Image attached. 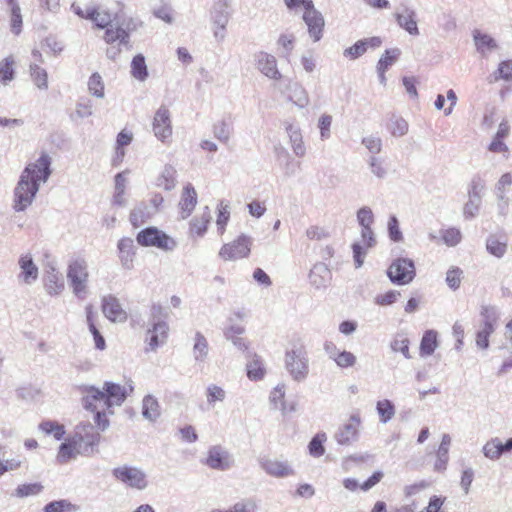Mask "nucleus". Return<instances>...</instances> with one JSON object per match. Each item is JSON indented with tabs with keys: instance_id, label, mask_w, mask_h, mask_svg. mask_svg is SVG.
Segmentation results:
<instances>
[{
	"instance_id": "6e6552de",
	"label": "nucleus",
	"mask_w": 512,
	"mask_h": 512,
	"mask_svg": "<svg viewBox=\"0 0 512 512\" xmlns=\"http://www.w3.org/2000/svg\"><path fill=\"white\" fill-rule=\"evenodd\" d=\"M113 477L130 488L144 490L148 486L145 472L134 466L123 465L113 469Z\"/></svg>"
},
{
	"instance_id": "8fccbe9b",
	"label": "nucleus",
	"mask_w": 512,
	"mask_h": 512,
	"mask_svg": "<svg viewBox=\"0 0 512 512\" xmlns=\"http://www.w3.org/2000/svg\"><path fill=\"white\" fill-rule=\"evenodd\" d=\"M14 60L11 56L0 61V83L7 85L14 79Z\"/></svg>"
},
{
	"instance_id": "69168bd1",
	"label": "nucleus",
	"mask_w": 512,
	"mask_h": 512,
	"mask_svg": "<svg viewBox=\"0 0 512 512\" xmlns=\"http://www.w3.org/2000/svg\"><path fill=\"white\" fill-rule=\"evenodd\" d=\"M257 504L253 499H243L236 502L230 509V512H256Z\"/></svg>"
},
{
	"instance_id": "0e129e2a",
	"label": "nucleus",
	"mask_w": 512,
	"mask_h": 512,
	"mask_svg": "<svg viewBox=\"0 0 512 512\" xmlns=\"http://www.w3.org/2000/svg\"><path fill=\"white\" fill-rule=\"evenodd\" d=\"M366 47L364 41L358 40L355 44L352 46L346 48L343 52L345 57H349L352 60H355L362 56L366 52Z\"/></svg>"
},
{
	"instance_id": "09e8293b",
	"label": "nucleus",
	"mask_w": 512,
	"mask_h": 512,
	"mask_svg": "<svg viewBox=\"0 0 512 512\" xmlns=\"http://www.w3.org/2000/svg\"><path fill=\"white\" fill-rule=\"evenodd\" d=\"M88 90L89 93L96 98L102 99L104 97V82L101 75L98 72L93 73L89 77Z\"/></svg>"
},
{
	"instance_id": "dca6fc26",
	"label": "nucleus",
	"mask_w": 512,
	"mask_h": 512,
	"mask_svg": "<svg viewBox=\"0 0 512 512\" xmlns=\"http://www.w3.org/2000/svg\"><path fill=\"white\" fill-rule=\"evenodd\" d=\"M256 68L267 78L280 80L282 74L278 69L277 59L274 55L260 51L254 55Z\"/></svg>"
},
{
	"instance_id": "2eb2a0df",
	"label": "nucleus",
	"mask_w": 512,
	"mask_h": 512,
	"mask_svg": "<svg viewBox=\"0 0 512 512\" xmlns=\"http://www.w3.org/2000/svg\"><path fill=\"white\" fill-rule=\"evenodd\" d=\"M361 426V418L359 414H353L348 421L339 427L335 433V440L340 445H349L357 441L359 437V429Z\"/></svg>"
},
{
	"instance_id": "603ef678",
	"label": "nucleus",
	"mask_w": 512,
	"mask_h": 512,
	"mask_svg": "<svg viewBox=\"0 0 512 512\" xmlns=\"http://www.w3.org/2000/svg\"><path fill=\"white\" fill-rule=\"evenodd\" d=\"M39 429L48 435L52 434L56 440H61L65 435L64 426L54 421L41 422Z\"/></svg>"
},
{
	"instance_id": "e2e57ef3",
	"label": "nucleus",
	"mask_w": 512,
	"mask_h": 512,
	"mask_svg": "<svg viewBox=\"0 0 512 512\" xmlns=\"http://www.w3.org/2000/svg\"><path fill=\"white\" fill-rule=\"evenodd\" d=\"M357 221L362 228L371 227L374 222V214L371 208L364 206L357 211Z\"/></svg>"
},
{
	"instance_id": "e433bc0d",
	"label": "nucleus",
	"mask_w": 512,
	"mask_h": 512,
	"mask_svg": "<svg viewBox=\"0 0 512 512\" xmlns=\"http://www.w3.org/2000/svg\"><path fill=\"white\" fill-rule=\"evenodd\" d=\"M451 444V437L448 434L442 436L440 446L437 451V460L434 464L436 471H444L448 462L449 447Z\"/></svg>"
},
{
	"instance_id": "ea45409f",
	"label": "nucleus",
	"mask_w": 512,
	"mask_h": 512,
	"mask_svg": "<svg viewBox=\"0 0 512 512\" xmlns=\"http://www.w3.org/2000/svg\"><path fill=\"white\" fill-rule=\"evenodd\" d=\"M131 75L139 81H145L148 76V69L143 54H137L131 61Z\"/></svg>"
},
{
	"instance_id": "f03ea898",
	"label": "nucleus",
	"mask_w": 512,
	"mask_h": 512,
	"mask_svg": "<svg viewBox=\"0 0 512 512\" xmlns=\"http://www.w3.org/2000/svg\"><path fill=\"white\" fill-rule=\"evenodd\" d=\"M86 19L92 20L97 27L106 28L104 40L107 43L119 42L127 48H131L130 33L142 27L143 22L137 18L128 17L114 19L111 14L99 8L89 7L86 9Z\"/></svg>"
},
{
	"instance_id": "a18cd8bd",
	"label": "nucleus",
	"mask_w": 512,
	"mask_h": 512,
	"mask_svg": "<svg viewBox=\"0 0 512 512\" xmlns=\"http://www.w3.org/2000/svg\"><path fill=\"white\" fill-rule=\"evenodd\" d=\"M30 76L34 84L42 90L48 88V75L45 69L41 68L39 64H30Z\"/></svg>"
},
{
	"instance_id": "423d86ee",
	"label": "nucleus",
	"mask_w": 512,
	"mask_h": 512,
	"mask_svg": "<svg viewBox=\"0 0 512 512\" xmlns=\"http://www.w3.org/2000/svg\"><path fill=\"white\" fill-rule=\"evenodd\" d=\"M137 243L143 247H156L164 251H172L177 247L175 239L156 227L141 230L136 237Z\"/></svg>"
},
{
	"instance_id": "7c9ffc66",
	"label": "nucleus",
	"mask_w": 512,
	"mask_h": 512,
	"mask_svg": "<svg viewBox=\"0 0 512 512\" xmlns=\"http://www.w3.org/2000/svg\"><path fill=\"white\" fill-rule=\"evenodd\" d=\"M245 318V313L243 311H234L232 315L228 318L227 326L223 330L224 337L226 339H232V337L242 335L245 332L244 326L240 325L238 322H241Z\"/></svg>"
},
{
	"instance_id": "3c124183",
	"label": "nucleus",
	"mask_w": 512,
	"mask_h": 512,
	"mask_svg": "<svg viewBox=\"0 0 512 512\" xmlns=\"http://www.w3.org/2000/svg\"><path fill=\"white\" fill-rule=\"evenodd\" d=\"M176 170L172 166H165L160 177L158 178V186L165 190H172L176 185Z\"/></svg>"
},
{
	"instance_id": "338daca9",
	"label": "nucleus",
	"mask_w": 512,
	"mask_h": 512,
	"mask_svg": "<svg viewBox=\"0 0 512 512\" xmlns=\"http://www.w3.org/2000/svg\"><path fill=\"white\" fill-rule=\"evenodd\" d=\"M390 131L393 136L401 137L408 132V123L403 118H394L391 120Z\"/></svg>"
},
{
	"instance_id": "37998d69",
	"label": "nucleus",
	"mask_w": 512,
	"mask_h": 512,
	"mask_svg": "<svg viewBox=\"0 0 512 512\" xmlns=\"http://www.w3.org/2000/svg\"><path fill=\"white\" fill-rule=\"evenodd\" d=\"M482 452L486 458L496 461L504 454L502 442L499 438H492L483 446Z\"/></svg>"
},
{
	"instance_id": "4d7b16f0",
	"label": "nucleus",
	"mask_w": 512,
	"mask_h": 512,
	"mask_svg": "<svg viewBox=\"0 0 512 512\" xmlns=\"http://www.w3.org/2000/svg\"><path fill=\"white\" fill-rule=\"evenodd\" d=\"M284 397V386H277L271 391L269 399L273 409L283 410L285 408Z\"/></svg>"
},
{
	"instance_id": "4c0bfd02",
	"label": "nucleus",
	"mask_w": 512,
	"mask_h": 512,
	"mask_svg": "<svg viewBox=\"0 0 512 512\" xmlns=\"http://www.w3.org/2000/svg\"><path fill=\"white\" fill-rule=\"evenodd\" d=\"M77 454H80L78 444L70 437L66 442H63L58 451L57 459L60 463H67L74 459Z\"/></svg>"
},
{
	"instance_id": "473e14b6",
	"label": "nucleus",
	"mask_w": 512,
	"mask_h": 512,
	"mask_svg": "<svg viewBox=\"0 0 512 512\" xmlns=\"http://www.w3.org/2000/svg\"><path fill=\"white\" fill-rule=\"evenodd\" d=\"M508 244L504 236L492 234L486 240V249L496 258H502L507 252Z\"/></svg>"
},
{
	"instance_id": "cd10ccee",
	"label": "nucleus",
	"mask_w": 512,
	"mask_h": 512,
	"mask_svg": "<svg viewBox=\"0 0 512 512\" xmlns=\"http://www.w3.org/2000/svg\"><path fill=\"white\" fill-rule=\"evenodd\" d=\"M119 258L123 267L132 268L133 259L135 256L134 240L129 237H124L118 242Z\"/></svg>"
},
{
	"instance_id": "bb28decb",
	"label": "nucleus",
	"mask_w": 512,
	"mask_h": 512,
	"mask_svg": "<svg viewBox=\"0 0 512 512\" xmlns=\"http://www.w3.org/2000/svg\"><path fill=\"white\" fill-rule=\"evenodd\" d=\"M285 130L288 134L293 153L297 157H304L306 154V147L300 128L287 122L285 124Z\"/></svg>"
},
{
	"instance_id": "774afa93",
	"label": "nucleus",
	"mask_w": 512,
	"mask_h": 512,
	"mask_svg": "<svg viewBox=\"0 0 512 512\" xmlns=\"http://www.w3.org/2000/svg\"><path fill=\"white\" fill-rule=\"evenodd\" d=\"M446 497L433 495L430 497L427 507L419 512H444L443 505Z\"/></svg>"
},
{
	"instance_id": "7ed1b4c3",
	"label": "nucleus",
	"mask_w": 512,
	"mask_h": 512,
	"mask_svg": "<svg viewBox=\"0 0 512 512\" xmlns=\"http://www.w3.org/2000/svg\"><path fill=\"white\" fill-rule=\"evenodd\" d=\"M132 391L131 383L121 386L117 383L105 382L102 389L88 386L85 388L86 395L82 398L83 407L86 410L94 411L99 407L111 409L114 406H121Z\"/></svg>"
},
{
	"instance_id": "b1692460",
	"label": "nucleus",
	"mask_w": 512,
	"mask_h": 512,
	"mask_svg": "<svg viewBox=\"0 0 512 512\" xmlns=\"http://www.w3.org/2000/svg\"><path fill=\"white\" fill-rule=\"evenodd\" d=\"M168 331L169 327L165 321L158 319L153 322V327L148 330L146 338L151 350H155L159 345L166 342Z\"/></svg>"
},
{
	"instance_id": "a878e982",
	"label": "nucleus",
	"mask_w": 512,
	"mask_h": 512,
	"mask_svg": "<svg viewBox=\"0 0 512 512\" xmlns=\"http://www.w3.org/2000/svg\"><path fill=\"white\" fill-rule=\"evenodd\" d=\"M512 185V175L510 173H504L498 180L495 186V193L498 199V207L500 213L505 214L508 207L509 199L506 196V192Z\"/></svg>"
},
{
	"instance_id": "f704fd0d",
	"label": "nucleus",
	"mask_w": 512,
	"mask_h": 512,
	"mask_svg": "<svg viewBox=\"0 0 512 512\" xmlns=\"http://www.w3.org/2000/svg\"><path fill=\"white\" fill-rule=\"evenodd\" d=\"M480 316L482 317L481 326H484L490 330L496 329V325L500 317L499 310L496 306L482 305Z\"/></svg>"
},
{
	"instance_id": "1a4fd4ad",
	"label": "nucleus",
	"mask_w": 512,
	"mask_h": 512,
	"mask_svg": "<svg viewBox=\"0 0 512 512\" xmlns=\"http://www.w3.org/2000/svg\"><path fill=\"white\" fill-rule=\"evenodd\" d=\"M72 438L78 444L80 454L89 456L93 453L94 446L98 444L100 434L95 431L91 423L85 422L76 426Z\"/></svg>"
},
{
	"instance_id": "393cba45",
	"label": "nucleus",
	"mask_w": 512,
	"mask_h": 512,
	"mask_svg": "<svg viewBox=\"0 0 512 512\" xmlns=\"http://www.w3.org/2000/svg\"><path fill=\"white\" fill-rule=\"evenodd\" d=\"M398 25L410 35H418L419 29L416 21V12L406 5H402L401 11L395 14Z\"/></svg>"
},
{
	"instance_id": "6e6d98bb",
	"label": "nucleus",
	"mask_w": 512,
	"mask_h": 512,
	"mask_svg": "<svg viewBox=\"0 0 512 512\" xmlns=\"http://www.w3.org/2000/svg\"><path fill=\"white\" fill-rule=\"evenodd\" d=\"M325 439L326 435L324 433L317 434L311 439L308 445L309 453L311 456L320 457L324 454L325 449L323 446V442L325 441Z\"/></svg>"
},
{
	"instance_id": "a211bd4d",
	"label": "nucleus",
	"mask_w": 512,
	"mask_h": 512,
	"mask_svg": "<svg viewBox=\"0 0 512 512\" xmlns=\"http://www.w3.org/2000/svg\"><path fill=\"white\" fill-rule=\"evenodd\" d=\"M20 273L17 275L19 282L32 285L39 277V269L30 253L22 254L18 259Z\"/></svg>"
},
{
	"instance_id": "9b49d317",
	"label": "nucleus",
	"mask_w": 512,
	"mask_h": 512,
	"mask_svg": "<svg viewBox=\"0 0 512 512\" xmlns=\"http://www.w3.org/2000/svg\"><path fill=\"white\" fill-rule=\"evenodd\" d=\"M252 239L246 235H240L232 243L225 244L219 251V256L226 260H237L247 257L251 250Z\"/></svg>"
},
{
	"instance_id": "052dcab7",
	"label": "nucleus",
	"mask_w": 512,
	"mask_h": 512,
	"mask_svg": "<svg viewBox=\"0 0 512 512\" xmlns=\"http://www.w3.org/2000/svg\"><path fill=\"white\" fill-rule=\"evenodd\" d=\"M368 163L373 175H375L379 179H383L386 177L387 170L384 166V160L382 158L371 156Z\"/></svg>"
},
{
	"instance_id": "9d476101",
	"label": "nucleus",
	"mask_w": 512,
	"mask_h": 512,
	"mask_svg": "<svg viewBox=\"0 0 512 512\" xmlns=\"http://www.w3.org/2000/svg\"><path fill=\"white\" fill-rule=\"evenodd\" d=\"M387 275L390 281L396 285H406L410 283L415 275V265L412 259L397 258L389 266Z\"/></svg>"
},
{
	"instance_id": "58836bf2",
	"label": "nucleus",
	"mask_w": 512,
	"mask_h": 512,
	"mask_svg": "<svg viewBox=\"0 0 512 512\" xmlns=\"http://www.w3.org/2000/svg\"><path fill=\"white\" fill-rule=\"evenodd\" d=\"M295 41H296V38L293 34H290V33L280 34V36L278 37V39L276 41V45H277L278 53L282 58L289 60V57L291 56L292 51L295 46Z\"/></svg>"
},
{
	"instance_id": "6ab92c4d",
	"label": "nucleus",
	"mask_w": 512,
	"mask_h": 512,
	"mask_svg": "<svg viewBox=\"0 0 512 512\" xmlns=\"http://www.w3.org/2000/svg\"><path fill=\"white\" fill-rule=\"evenodd\" d=\"M102 311L112 322H125L127 320V313L122 308L120 301L114 296H106L102 300Z\"/></svg>"
},
{
	"instance_id": "5701e85b",
	"label": "nucleus",
	"mask_w": 512,
	"mask_h": 512,
	"mask_svg": "<svg viewBox=\"0 0 512 512\" xmlns=\"http://www.w3.org/2000/svg\"><path fill=\"white\" fill-rule=\"evenodd\" d=\"M197 204V193L191 183H188L181 194L179 201L180 217L181 219L188 218Z\"/></svg>"
},
{
	"instance_id": "a19ab883",
	"label": "nucleus",
	"mask_w": 512,
	"mask_h": 512,
	"mask_svg": "<svg viewBox=\"0 0 512 512\" xmlns=\"http://www.w3.org/2000/svg\"><path fill=\"white\" fill-rule=\"evenodd\" d=\"M79 510V506L66 499L51 501L43 507V512H78Z\"/></svg>"
},
{
	"instance_id": "13d9d810",
	"label": "nucleus",
	"mask_w": 512,
	"mask_h": 512,
	"mask_svg": "<svg viewBox=\"0 0 512 512\" xmlns=\"http://www.w3.org/2000/svg\"><path fill=\"white\" fill-rule=\"evenodd\" d=\"M494 80L503 79L505 81L512 80V60H505L499 63L497 71L493 74Z\"/></svg>"
},
{
	"instance_id": "2f4dec72",
	"label": "nucleus",
	"mask_w": 512,
	"mask_h": 512,
	"mask_svg": "<svg viewBox=\"0 0 512 512\" xmlns=\"http://www.w3.org/2000/svg\"><path fill=\"white\" fill-rule=\"evenodd\" d=\"M192 354L197 364L204 363L209 355V344L206 337L199 331L195 333Z\"/></svg>"
},
{
	"instance_id": "ddd939ff",
	"label": "nucleus",
	"mask_w": 512,
	"mask_h": 512,
	"mask_svg": "<svg viewBox=\"0 0 512 512\" xmlns=\"http://www.w3.org/2000/svg\"><path fill=\"white\" fill-rule=\"evenodd\" d=\"M303 20L308 27L309 36L314 42L320 41L323 36L325 20L321 12L315 9L314 4L304 8Z\"/></svg>"
},
{
	"instance_id": "4be33fe9",
	"label": "nucleus",
	"mask_w": 512,
	"mask_h": 512,
	"mask_svg": "<svg viewBox=\"0 0 512 512\" xmlns=\"http://www.w3.org/2000/svg\"><path fill=\"white\" fill-rule=\"evenodd\" d=\"M44 287L50 296L61 294L65 288L61 273L53 265H50L46 270Z\"/></svg>"
},
{
	"instance_id": "c9c22d12",
	"label": "nucleus",
	"mask_w": 512,
	"mask_h": 512,
	"mask_svg": "<svg viewBox=\"0 0 512 512\" xmlns=\"http://www.w3.org/2000/svg\"><path fill=\"white\" fill-rule=\"evenodd\" d=\"M437 332L435 330H427L424 332L420 342V356L427 357L434 353L438 346Z\"/></svg>"
},
{
	"instance_id": "de8ad7c7",
	"label": "nucleus",
	"mask_w": 512,
	"mask_h": 512,
	"mask_svg": "<svg viewBox=\"0 0 512 512\" xmlns=\"http://www.w3.org/2000/svg\"><path fill=\"white\" fill-rule=\"evenodd\" d=\"M225 398L226 392L222 387L216 384H210L207 386L206 399L208 406L214 407L216 402H223Z\"/></svg>"
},
{
	"instance_id": "49530a36",
	"label": "nucleus",
	"mask_w": 512,
	"mask_h": 512,
	"mask_svg": "<svg viewBox=\"0 0 512 512\" xmlns=\"http://www.w3.org/2000/svg\"><path fill=\"white\" fill-rule=\"evenodd\" d=\"M401 52L398 48L387 49L385 53L380 57L376 69L377 70H388L399 58Z\"/></svg>"
},
{
	"instance_id": "20e7f679",
	"label": "nucleus",
	"mask_w": 512,
	"mask_h": 512,
	"mask_svg": "<svg viewBox=\"0 0 512 512\" xmlns=\"http://www.w3.org/2000/svg\"><path fill=\"white\" fill-rule=\"evenodd\" d=\"M66 277L73 294L84 299L88 294L89 270L88 262L84 257L77 256L69 260Z\"/></svg>"
},
{
	"instance_id": "aec40b11",
	"label": "nucleus",
	"mask_w": 512,
	"mask_h": 512,
	"mask_svg": "<svg viewBox=\"0 0 512 512\" xmlns=\"http://www.w3.org/2000/svg\"><path fill=\"white\" fill-rule=\"evenodd\" d=\"M245 358L247 377L252 381L263 379L266 369L262 358L253 351H247Z\"/></svg>"
},
{
	"instance_id": "5fc2aeb1",
	"label": "nucleus",
	"mask_w": 512,
	"mask_h": 512,
	"mask_svg": "<svg viewBox=\"0 0 512 512\" xmlns=\"http://www.w3.org/2000/svg\"><path fill=\"white\" fill-rule=\"evenodd\" d=\"M333 361L340 368H350L356 364L357 358L352 352L340 350Z\"/></svg>"
},
{
	"instance_id": "f8f14e48",
	"label": "nucleus",
	"mask_w": 512,
	"mask_h": 512,
	"mask_svg": "<svg viewBox=\"0 0 512 512\" xmlns=\"http://www.w3.org/2000/svg\"><path fill=\"white\" fill-rule=\"evenodd\" d=\"M230 0H216L211 9V20L217 29L214 36L217 39L225 38V29L230 18Z\"/></svg>"
},
{
	"instance_id": "c03bdc74",
	"label": "nucleus",
	"mask_w": 512,
	"mask_h": 512,
	"mask_svg": "<svg viewBox=\"0 0 512 512\" xmlns=\"http://www.w3.org/2000/svg\"><path fill=\"white\" fill-rule=\"evenodd\" d=\"M376 411L381 423L389 422L395 415V406L391 400L383 399L376 403Z\"/></svg>"
},
{
	"instance_id": "680f3d73",
	"label": "nucleus",
	"mask_w": 512,
	"mask_h": 512,
	"mask_svg": "<svg viewBox=\"0 0 512 512\" xmlns=\"http://www.w3.org/2000/svg\"><path fill=\"white\" fill-rule=\"evenodd\" d=\"M10 8V27L11 31L18 35L21 32L22 28V15L20 6L9 7Z\"/></svg>"
},
{
	"instance_id": "4468645a",
	"label": "nucleus",
	"mask_w": 512,
	"mask_h": 512,
	"mask_svg": "<svg viewBox=\"0 0 512 512\" xmlns=\"http://www.w3.org/2000/svg\"><path fill=\"white\" fill-rule=\"evenodd\" d=\"M153 132L155 137L165 143L172 135V124L170 111L165 106H160L155 112L153 119Z\"/></svg>"
},
{
	"instance_id": "c756f323",
	"label": "nucleus",
	"mask_w": 512,
	"mask_h": 512,
	"mask_svg": "<svg viewBox=\"0 0 512 512\" xmlns=\"http://www.w3.org/2000/svg\"><path fill=\"white\" fill-rule=\"evenodd\" d=\"M473 40L477 52L480 53L483 57H487L491 51L498 47L494 38L479 30H475L473 32Z\"/></svg>"
},
{
	"instance_id": "72a5a7b5",
	"label": "nucleus",
	"mask_w": 512,
	"mask_h": 512,
	"mask_svg": "<svg viewBox=\"0 0 512 512\" xmlns=\"http://www.w3.org/2000/svg\"><path fill=\"white\" fill-rule=\"evenodd\" d=\"M142 416L150 422H155L160 416V405L154 396L146 395L143 398Z\"/></svg>"
},
{
	"instance_id": "864d4df0",
	"label": "nucleus",
	"mask_w": 512,
	"mask_h": 512,
	"mask_svg": "<svg viewBox=\"0 0 512 512\" xmlns=\"http://www.w3.org/2000/svg\"><path fill=\"white\" fill-rule=\"evenodd\" d=\"M410 341L403 335H397L391 342V349L394 352H400L406 359H411L412 356L409 352Z\"/></svg>"
},
{
	"instance_id": "412c9836",
	"label": "nucleus",
	"mask_w": 512,
	"mask_h": 512,
	"mask_svg": "<svg viewBox=\"0 0 512 512\" xmlns=\"http://www.w3.org/2000/svg\"><path fill=\"white\" fill-rule=\"evenodd\" d=\"M332 274L324 263H316L309 273L310 284L316 289H325L330 284Z\"/></svg>"
},
{
	"instance_id": "0eeeda50",
	"label": "nucleus",
	"mask_w": 512,
	"mask_h": 512,
	"mask_svg": "<svg viewBox=\"0 0 512 512\" xmlns=\"http://www.w3.org/2000/svg\"><path fill=\"white\" fill-rule=\"evenodd\" d=\"M201 463L213 470L227 471L234 467L235 459L226 447L217 444L208 448Z\"/></svg>"
},
{
	"instance_id": "f257e3e1",
	"label": "nucleus",
	"mask_w": 512,
	"mask_h": 512,
	"mask_svg": "<svg viewBox=\"0 0 512 512\" xmlns=\"http://www.w3.org/2000/svg\"><path fill=\"white\" fill-rule=\"evenodd\" d=\"M51 157L42 152L40 157L29 163L21 172L13 190L12 209L15 212L26 211L34 202L41 183H46L52 174Z\"/></svg>"
},
{
	"instance_id": "bf43d9fd",
	"label": "nucleus",
	"mask_w": 512,
	"mask_h": 512,
	"mask_svg": "<svg viewBox=\"0 0 512 512\" xmlns=\"http://www.w3.org/2000/svg\"><path fill=\"white\" fill-rule=\"evenodd\" d=\"M463 271L458 267L450 268L446 273V283L452 290L460 287Z\"/></svg>"
},
{
	"instance_id": "39448f33",
	"label": "nucleus",
	"mask_w": 512,
	"mask_h": 512,
	"mask_svg": "<svg viewBox=\"0 0 512 512\" xmlns=\"http://www.w3.org/2000/svg\"><path fill=\"white\" fill-rule=\"evenodd\" d=\"M285 367L294 381H304L309 373L307 352L301 345H294L285 353Z\"/></svg>"
},
{
	"instance_id": "c85d7f7f",
	"label": "nucleus",
	"mask_w": 512,
	"mask_h": 512,
	"mask_svg": "<svg viewBox=\"0 0 512 512\" xmlns=\"http://www.w3.org/2000/svg\"><path fill=\"white\" fill-rule=\"evenodd\" d=\"M288 98L297 107L305 108L309 105L310 99L306 89L298 82H290L287 86Z\"/></svg>"
},
{
	"instance_id": "f3484780",
	"label": "nucleus",
	"mask_w": 512,
	"mask_h": 512,
	"mask_svg": "<svg viewBox=\"0 0 512 512\" xmlns=\"http://www.w3.org/2000/svg\"><path fill=\"white\" fill-rule=\"evenodd\" d=\"M259 466L269 476L285 478L295 474L294 469L288 461L262 457L259 459Z\"/></svg>"
},
{
	"instance_id": "79ce46f5",
	"label": "nucleus",
	"mask_w": 512,
	"mask_h": 512,
	"mask_svg": "<svg viewBox=\"0 0 512 512\" xmlns=\"http://www.w3.org/2000/svg\"><path fill=\"white\" fill-rule=\"evenodd\" d=\"M43 485L41 483H25L20 484L13 492V496L16 498H26L29 496L39 495L43 491Z\"/></svg>"
}]
</instances>
